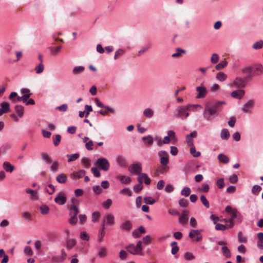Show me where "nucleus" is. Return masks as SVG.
<instances>
[{
    "instance_id": "obj_1",
    "label": "nucleus",
    "mask_w": 263,
    "mask_h": 263,
    "mask_svg": "<svg viewBox=\"0 0 263 263\" xmlns=\"http://www.w3.org/2000/svg\"><path fill=\"white\" fill-rule=\"evenodd\" d=\"M224 104L223 101L217 102L213 105L206 104L203 114L204 118L209 121L213 120L218 115L221 110V105Z\"/></svg>"
},
{
    "instance_id": "obj_2",
    "label": "nucleus",
    "mask_w": 263,
    "mask_h": 263,
    "mask_svg": "<svg viewBox=\"0 0 263 263\" xmlns=\"http://www.w3.org/2000/svg\"><path fill=\"white\" fill-rule=\"evenodd\" d=\"M198 108H201L200 105L198 104H187L186 105L178 106L175 111V116L181 119L185 120L189 116L190 111H196Z\"/></svg>"
},
{
    "instance_id": "obj_3",
    "label": "nucleus",
    "mask_w": 263,
    "mask_h": 263,
    "mask_svg": "<svg viewBox=\"0 0 263 263\" xmlns=\"http://www.w3.org/2000/svg\"><path fill=\"white\" fill-rule=\"evenodd\" d=\"M158 156L160 157V163L163 166V167L159 170L157 171V175H159V172L162 174L164 171L168 170V166L167 165L169 162L168 154L165 151H161L158 153Z\"/></svg>"
},
{
    "instance_id": "obj_4",
    "label": "nucleus",
    "mask_w": 263,
    "mask_h": 263,
    "mask_svg": "<svg viewBox=\"0 0 263 263\" xmlns=\"http://www.w3.org/2000/svg\"><path fill=\"white\" fill-rule=\"evenodd\" d=\"M226 211L230 214V218L229 219V224H228V227L232 228L234 227V220L235 218L241 219V215L238 213L237 209L233 208L231 206H227L226 208Z\"/></svg>"
},
{
    "instance_id": "obj_5",
    "label": "nucleus",
    "mask_w": 263,
    "mask_h": 263,
    "mask_svg": "<svg viewBox=\"0 0 263 263\" xmlns=\"http://www.w3.org/2000/svg\"><path fill=\"white\" fill-rule=\"evenodd\" d=\"M96 165L104 171H107L109 169L110 164L107 159L103 157L99 158L96 162Z\"/></svg>"
},
{
    "instance_id": "obj_6",
    "label": "nucleus",
    "mask_w": 263,
    "mask_h": 263,
    "mask_svg": "<svg viewBox=\"0 0 263 263\" xmlns=\"http://www.w3.org/2000/svg\"><path fill=\"white\" fill-rule=\"evenodd\" d=\"M128 171L132 174H138L139 176L140 174L142 173H141V164L139 162H137L130 165L128 167Z\"/></svg>"
},
{
    "instance_id": "obj_7",
    "label": "nucleus",
    "mask_w": 263,
    "mask_h": 263,
    "mask_svg": "<svg viewBox=\"0 0 263 263\" xmlns=\"http://www.w3.org/2000/svg\"><path fill=\"white\" fill-rule=\"evenodd\" d=\"M246 81H247L245 78H241L240 77H237L234 80L233 83L230 85L231 87H236L237 88H244L246 85Z\"/></svg>"
},
{
    "instance_id": "obj_8",
    "label": "nucleus",
    "mask_w": 263,
    "mask_h": 263,
    "mask_svg": "<svg viewBox=\"0 0 263 263\" xmlns=\"http://www.w3.org/2000/svg\"><path fill=\"white\" fill-rule=\"evenodd\" d=\"M253 71V67L251 66L246 67L242 69L241 72L245 76L244 78L247 81H248L254 76Z\"/></svg>"
},
{
    "instance_id": "obj_9",
    "label": "nucleus",
    "mask_w": 263,
    "mask_h": 263,
    "mask_svg": "<svg viewBox=\"0 0 263 263\" xmlns=\"http://www.w3.org/2000/svg\"><path fill=\"white\" fill-rule=\"evenodd\" d=\"M66 196L64 192H60L54 198L55 202L59 205H63L66 202Z\"/></svg>"
},
{
    "instance_id": "obj_10",
    "label": "nucleus",
    "mask_w": 263,
    "mask_h": 263,
    "mask_svg": "<svg viewBox=\"0 0 263 263\" xmlns=\"http://www.w3.org/2000/svg\"><path fill=\"white\" fill-rule=\"evenodd\" d=\"M201 230H192L189 233V236L191 238H195L196 242H199L202 240V236L200 235Z\"/></svg>"
},
{
    "instance_id": "obj_11",
    "label": "nucleus",
    "mask_w": 263,
    "mask_h": 263,
    "mask_svg": "<svg viewBox=\"0 0 263 263\" xmlns=\"http://www.w3.org/2000/svg\"><path fill=\"white\" fill-rule=\"evenodd\" d=\"M21 92L22 93L24 94V95L21 97H18L17 100L22 101L24 103L27 101V100L32 95L30 91V90L28 88H22L21 90Z\"/></svg>"
},
{
    "instance_id": "obj_12",
    "label": "nucleus",
    "mask_w": 263,
    "mask_h": 263,
    "mask_svg": "<svg viewBox=\"0 0 263 263\" xmlns=\"http://www.w3.org/2000/svg\"><path fill=\"white\" fill-rule=\"evenodd\" d=\"M196 90L197 91V96L196 98H203L205 97L207 93V89L206 88L203 86H197L196 88Z\"/></svg>"
},
{
    "instance_id": "obj_13",
    "label": "nucleus",
    "mask_w": 263,
    "mask_h": 263,
    "mask_svg": "<svg viewBox=\"0 0 263 263\" xmlns=\"http://www.w3.org/2000/svg\"><path fill=\"white\" fill-rule=\"evenodd\" d=\"M103 221L106 225L113 226L115 223V217L112 214H107L104 216Z\"/></svg>"
},
{
    "instance_id": "obj_14",
    "label": "nucleus",
    "mask_w": 263,
    "mask_h": 263,
    "mask_svg": "<svg viewBox=\"0 0 263 263\" xmlns=\"http://www.w3.org/2000/svg\"><path fill=\"white\" fill-rule=\"evenodd\" d=\"M138 180L139 183H140L141 184L143 183V181L144 180V183L146 185L149 184L151 182L150 178H148L147 175L145 173H142L140 174V175L138 176Z\"/></svg>"
},
{
    "instance_id": "obj_15",
    "label": "nucleus",
    "mask_w": 263,
    "mask_h": 263,
    "mask_svg": "<svg viewBox=\"0 0 263 263\" xmlns=\"http://www.w3.org/2000/svg\"><path fill=\"white\" fill-rule=\"evenodd\" d=\"M132 223L129 220H126L122 223L120 226L121 230L129 232L132 229Z\"/></svg>"
},
{
    "instance_id": "obj_16",
    "label": "nucleus",
    "mask_w": 263,
    "mask_h": 263,
    "mask_svg": "<svg viewBox=\"0 0 263 263\" xmlns=\"http://www.w3.org/2000/svg\"><path fill=\"white\" fill-rule=\"evenodd\" d=\"M77 244V240L74 238L67 237L65 243V247L67 250L72 249Z\"/></svg>"
},
{
    "instance_id": "obj_17",
    "label": "nucleus",
    "mask_w": 263,
    "mask_h": 263,
    "mask_svg": "<svg viewBox=\"0 0 263 263\" xmlns=\"http://www.w3.org/2000/svg\"><path fill=\"white\" fill-rule=\"evenodd\" d=\"M86 172L83 170H80L77 172H73L71 174V178L73 179H80L83 177L85 175Z\"/></svg>"
},
{
    "instance_id": "obj_18",
    "label": "nucleus",
    "mask_w": 263,
    "mask_h": 263,
    "mask_svg": "<svg viewBox=\"0 0 263 263\" xmlns=\"http://www.w3.org/2000/svg\"><path fill=\"white\" fill-rule=\"evenodd\" d=\"M125 249L128 251L129 253L133 255L139 254L140 255V251L136 248V246L134 244H130L125 247Z\"/></svg>"
},
{
    "instance_id": "obj_19",
    "label": "nucleus",
    "mask_w": 263,
    "mask_h": 263,
    "mask_svg": "<svg viewBox=\"0 0 263 263\" xmlns=\"http://www.w3.org/2000/svg\"><path fill=\"white\" fill-rule=\"evenodd\" d=\"M197 132L196 131H194L192 132L191 134L187 135L186 136V141L189 146H193L194 145L192 138L196 137L197 136Z\"/></svg>"
},
{
    "instance_id": "obj_20",
    "label": "nucleus",
    "mask_w": 263,
    "mask_h": 263,
    "mask_svg": "<svg viewBox=\"0 0 263 263\" xmlns=\"http://www.w3.org/2000/svg\"><path fill=\"white\" fill-rule=\"evenodd\" d=\"M3 169L7 173H12L15 169L14 166L8 161L3 163Z\"/></svg>"
},
{
    "instance_id": "obj_21",
    "label": "nucleus",
    "mask_w": 263,
    "mask_h": 263,
    "mask_svg": "<svg viewBox=\"0 0 263 263\" xmlns=\"http://www.w3.org/2000/svg\"><path fill=\"white\" fill-rule=\"evenodd\" d=\"M245 95V91L242 89H238L231 93V96L235 99H240Z\"/></svg>"
},
{
    "instance_id": "obj_22",
    "label": "nucleus",
    "mask_w": 263,
    "mask_h": 263,
    "mask_svg": "<svg viewBox=\"0 0 263 263\" xmlns=\"http://www.w3.org/2000/svg\"><path fill=\"white\" fill-rule=\"evenodd\" d=\"M254 102L253 100H250L248 101L243 106L242 110L245 113L250 112V109L254 106Z\"/></svg>"
},
{
    "instance_id": "obj_23",
    "label": "nucleus",
    "mask_w": 263,
    "mask_h": 263,
    "mask_svg": "<svg viewBox=\"0 0 263 263\" xmlns=\"http://www.w3.org/2000/svg\"><path fill=\"white\" fill-rule=\"evenodd\" d=\"M188 220V212L183 211L181 215L179 218V221L181 224H185Z\"/></svg>"
},
{
    "instance_id": "obj_24",
    "label": "nucleus",
    "mask_w": 263,
    "mask_h": 263,
    "mask_svg": "<svg viewBox=\"0 0 263 263\" xmlns=\"http://www.w3.org/2000/svg\"><path fill=\"white\" fill-rule=\"evenodd\" d=\"M152 46V44L151 43H148L142 47L141 49L139 50L138 52V55H141L142 54H143L145 52H147Z\"/></svg>"
},
{
    "instance_id": "obj_25",
    "label": "nucleus",
    "mask_w": 263,
    "mask_h": 263,
    "mask_svg": "<svg viewBox=\"0 0 263 263\" xmlns=\"http://www.w3.org/2000/svg\"><path fill=\"white\" fill-rule=\"evenodd\" d=\"M67 180V177L66 175L63 173H61L58 175L56 177V180L60 183H64Z\"/></svg>"
},
{
    "instance_id": "obj_26",
    "label": "nucleus",
    "mask_w": 263,
    "mask_h": 263,
    "mask_svg": "<svg viewBox=\"0 0 263 263\" xmlns=\"http://www.w3.org/2000/svg\"><path fill=\"white\" fill-rule=\"evenodd\" d=\"M217 158L220 162L223 163L224 164H227L230 161L229 158L227 156L223 154H220L218 155L217 156Z\"/></svg>"
},
{
    "instance_id": "obj_27",
    "label": "nucleus",
    "mask_w": 263,
    "mask_h": 263,
    "mask_svg": "<svg viewBox=\"0 0 263 263\" xmlns=\"http://www.w3.org/2000/svg\"><path fill=\"white\" fill-rule=\"evenodd\" d=\"M185 53V51L184 50L180 48H177L176 49V52L172 54V57L175 59H178L181 57L182 54Z\"/></svg>"
},
{
    "instance_id": "obj_28",
    "label": "nucleus",
    "mask_w": 263,
    "mask_h": 263,
    "mask_svg": "<svg viewBox=\"0 0 263 263\" xmlns=\"http://www.w3.org/2000/svg\"><path fill=\"white\" fill-rule=\"evenodd\" d=\"M143 114L145 117L151 118L154 115V111L152 109L147 108L144 110Z\"/></svg>"
},
{
    "instance_id": "obj_29",
    "label": "nucleus",
    "mask_w": 263,
    "mask_h": 263,
    "mask_svg": "<svg viewBox=\"0 0 263 263\" xmlns=\"http://www.w3.org/2000/svg\"><path fill=\"white\" fill-rule=\"evenodd\" d=\"M15 111L16 112L17 116L22 118L24 115V107L22 105H17L15 106Z\"/></svg>"
},
{
    "instance_id": "obj_30",
    "label": "nucleus",
    "mask_w": 263,
    "mask_h": 263,
    "mask_svg": "<svg viewBox=\"0 0 263 263\" xmlns=\"http://www.w3.org/2000/svg\"><path fill=\"white\" fill-rule=\"evenodd\" d=\"M79 213V210L78 207L72 204L70 207V213L69 215L71 216L77 217V215Z\"/></svg>"
},
{
    "instance_id": "obj_31",
    "label": "nucleus",
    "mask_w": 263,
    "mask_h": 263,
    "mask_svg": "<svg viewBox=\"0 0 263 263\" xmlns=\"http://www.w3.org/2000/svg\"><path fill=\"white\" fill-rule=\"evenodd\" d=\"M253 71L254 76H259L263 73V66L261 65H257L253 68Z\"/></svg>"
},
{
    "instance_id": "obj_32",
    "label": "nucleus",
    "mask_w": 263,
    "mask_h": 263,
    "mask_svg": "<svg viewBox=\"0 0 263 263\" xmlns=\"http://www.w3.org/2000/svg\"><path fill=\"white\" fill-rule=\"evenodd\" d=\"M257 237L258 239V240L257 242V247L261 249H263V234L262 232L258 233L257 234Z\"/></svg>"
},
{
    "instance_id": "obj_33",
    "label": "nucleus",
    "mask_w": 263,
    "mask_h": 263,
    "mask_svg": "<svg viewBox=\"0 0 263 263\" xmlns=\"http://www.w3.org/2000/svg\"><path fill=\"white\" fill-rule=\"evenodd\" d=\"M221 251L223 255L227 258H230L231 256L230 250L226 246H223L221 248Z\"/></svg>"
},
{
    "instance_id": "obj_34",
    "label": "nucleus",
    "mask_w": 263,
    "mask_h": 263,
    "mask_svg": "<svg viewBox=\"0 0 263 263\" xmlns=\"http://www.w3.org/2000/svg\"><path fill=\"white\" fill-rule=\"evenodd\" d=\"M121 183L123 184H128L131 182V178L129 177L121 175L118 177Z\"/></svg>"
},
{
    "instance_id": "obj_35",
    "label": "nucleus",
    "mask_w": 263,
    "mask_h": 263,
    "mask_svg": "<svg viewBox=\"0 0 263 263\" xmlns=\"http://www.w3.org/2000/svg\"><path fill=\"white\" fill-rule=\"evenodd\" d=\"M117 163L118 165L122 167L126 166V162L125 159L122 156H118L117 158Z\"/></svg>"
},
{
    "instance_id": "obj_36",
    "label": "nucleus",
    "mask_w": 263,
    "mask_h": 263,
    "mask_svg": "<svg viewBox=\"0 0 263 263\" xmlns=\"http://www.w3.org/2000/svg\"><path fill=\"white\" fill-rule=\"evenodd\" d=\"M227 65L228 62L226 60H224L217 64L215 66V68L217 70H220L224 68Z\"/></svg>"
},
{
    "instance_id": "obj_37",
    "label": "nucleus",
    "mask_w": 263,
    "mask_h": 263,
    "mask_svg": "<svg viewBox=\"0 0 263 263\" xmlns=\"http://www.w3.org/2000/svg\"><path fill=\"white\" fill-rule=\"evenodd\" d=\"M84 67L82 66H76L73 68L72 73L75 75L81 73L84 71Z\"/></svg>"
},
{
    "instance_id": "obj_38",
    "label": "nucleus",
    "mask_w": 263,
    "mask_h": 263,
    "mask_svg": "<svg viewBox=\"0 0 263 263\" xmlns=\"http://www.w3.org/2000/svg\"><path fill=\"white\" fill-rule=\"evenodd\" d=\"M252 48L255 50L260 49L262 48H263V41L260 40V41H259L258 42L254 43L252 45Z\"/></svg>"
},
{
    "instance_id": "obj_39",
    "label": "nucleus",
    "mask_w": 263,
    "mask_h": 263,
    "mask_svg": "<svg viewBox=\"0 0 263 263\" xmlns=\"http://www.w3.org/2000/svg\"><path fill=\"white\" fill-rule=\"evenodd\" d=\"M216 78L220 81L223 82L227 79V76L223 72H219L216 74Z\"/></svg>"
},
{
    "instance_id": "obj_40",
    "label": "nucleus",
    "mask_w": 263,
    "mask_h": 263,
    "mask_svg": "<svg viewBox=\"0 0 263 263\" xmlns=\"http://www.w3.org/2000/svg\"><path fill=\"white\" fill-rule=\"evenodd\" d=\"M172 246L171 253L172 254H176L179 251V247L177 246V243L176 241L172 242L171 244Z\"/></svg>"
},
{
    "instance_id": "obj_41",
    "label": "nucleus",
    "mask_w": 263,
    "mask_h": 263,
    "mask_svg": "<svg viewBox=\"0 0 263 263\" xmlns=\"http://www.w3.org/2000/svg\"><path fill=\"white\" fill-rule=\"evenodd\" d=\"M220 136L222 139H228L230 137L229 130L227 129H223L221 132Z\"/></svg>"
},
{
    "instance_id": "obj_42",
    "label": "nucleus",
    "mask_w": 263,
    "mask_h": 263,
    "mask_svg": "<svg viewBox=\"0 0 263 263\" xmlns=\"http://www.w3.org/2000/svg\"><path fill=\"white\" fill-rule=\"evenodd\" d=\"M142 139L145 142V144L148 145H151L153 143V139L151 136L143 137Z\"/></svg>"
},
{
    "instance_id": "obj_43",
    "label": "nucleus",
    "mask_w": 263,
    "mask_h": 263,
    "mask_svg": "<svg viewBox=\"0 0 263 263\" xmlns=\"http://www.w3.org/2000/svg\"><path fill=\"white\" fill-rule=\"evenodd\" d=\"M26 192L28 194H30L31 195L32 199H37V192L33 190H31L30 189H27L26 190Z\"/></svg>"
},
{
    "instance_id": "obj_44",
    "label": "nucleus",
    "mask_w": 263,
    "mask_h": 263,
    "mask_svg": "<svg viewBox=\"0 0 263 263\" xmlns=\"http://www.w3.org/2000/svg\"><path fill=\"white\" fill-rule=\"evenodd\" d=\"M144 202L147 204L152 205L156 202L155 200L151 197H145L143 199Z\"/></svg>"
},
{
    "instance_id": "obj_45",
    "label": "nucleus",
    "mask_w": 263,
    "mask_h": 263,
    "mask_svg": "<svg viewBox=\"0 0 263 263\" xmlns=\"http://www.w3.org/2000/svg\"><path fill=\"white\" fill-rule=\"evenodd\" d=\"M42 158L43 160L46 162L47 163H51L52 162L51 158L46 153H42L41 154Z\"/></svg>"
},
{
    "instance_id": "obj_46",
    "label": "nucleus",
    "mask_w": 263,
    "mask_h": 263,
    "mask_svg": "<svg viewBox=\"0 0 263 263\" xmlns=\"http://www.w3.org/2000/svg\"><path fill=\"white\" fill-rule=\"evenodd\" d=\"M18 97H20L19 96H17V94L16 92H12L9 96V99L11 100L13 102V103H16L17 102H18V101L17 100V98Z\"/></svg>"
},
{
    "instance_id": "obj_47",
    "label": "nucleus",
    "mask_w": 263,
    "mask_h": 263,
    "mask_svg": "<svg viewBox=\"0 0 263 263\" xmlns=\"http://www.w3.org/2000/svg\"><path fill=\"white\" fill-rule=\"evenodd\" d=\"M67 157L68 158V161L70 162L76 160L79 157V155L78 154L67 155Z\"/></svg>"
},
{
    "instance_id": "obj_48",
    "label": "nucleus",
    "mask_w": 263,
    "mask_h": 263,
    "mask_svg": "<svg viewBox=\"0 0 263 263\" xmlns=\"http://www.w3.org/2000/svg\"><path fill=\"white\" fill-rule=\"evenodd\" d=\"M209 185L207 183H203L198 190L199 192L206 193L209 191Z\"/></svg>"
},
{
    "instance_id": "obj_49",
    "label": "nucleus",
    "mask_w": 263,
    "mask_h": 263,
    "mask_svg": "<svg viewBox=\"0 0 263 263\" xmlns=\"http://www.w3.org/2000/svg\"><path fill=\"white\" fill-rule=\"evenodd\" d=\"M44 69V66L43 63H40L37 66H36L34 70L36 73L40 74L43 72Z\"/></svg>"
},
{
    "instance_id": "obj_50",
    "label": "nucleus",
    "mask_w": 263,
    "mask_h": 263,
    "mask_svg": "<svg viewBox=\"0 0 263 263\" xmlns=\"http://www.w3.org/2000/svg\"><path fill=\"white\" fill-rule=\"evenodd\" d=\"M81 163L85 168H88L90 166V160L87 158H83Z\"/></svg>"
},
{
    "instance_id": "obj_51",
    "label": "nucleus",
    "mask_w": 263,
    "mask_h": 263,
    "mask_svg": "<svg viewBox=\"0 0 263 263\" xmlns=\"http://www.w3.org/2000/svg\"><path fill=\"white\" fill-rule=\"evenodd\" d=\"M98 255L100 257H105L107 255V250L105 247H101L100 249V251L98 253Z\"/></svg>"
},
{
    "instance_id": "obj_52",
    "label": "nucleus",
    "mask_w": 263,
    "mask_h": 263,
    "mask_svg": "<svg viewBox=\"0 0 263 263\" xmlns=\"http://www.w3.org/2000/svg\"><path fill=\"white\" fill-rule=\"evenodd\" d=\"M1 106L2 107V109H4V111L5 113L8 112L10 110L9 104L7 102H2L1 104Z\"/></svg>"
},
{
    "instance_id": "obj_53",
    "label": "nucleus",
    "mask_w": 263,
    "mask_h": 263,
    "mask_svg": "<svg viewBox=\"0 0 263 263\" xmlns=\"http://www.w3.org/2000/svg\"><path fill=\"white\" fill-rule=\"evenodd\" d=\"M61 48V46H59L57 47H50L51 52L52 54L56 55L59 52Z\"/></svg>"
},
{
    "instance_id": "obj_54",
    "label": "nucleus",
    "mask_w": 263,
    "mask_h": 263,
    "mask_svg": "<svg viewBox=\"0 0 263 263\" xmlns=\"http://www.w3.org/2000/svg\"><path fill=\"white\" fill-rule=\"evenodd\" d=\"M200 200L202 203L206 208H210V204L204 195H201L200 197Z\"/></svg>"
},
{
    "instance_id": "obj_55",
    "label": "nucleus",
    "mask_w": 263,
    "mask_h": 263,
    "mask_svg": "<svg viewBox=\"0 0 263 263\" xmlns=\"http://www.w3.org/2000/svg\"><path fill=\"white\" fill-rule=\"evenodd\" d=\"M41 212L43 214H47L49 211V207L46 205H42L40 206Z\"/></svg>"
},
{
    "instance_id": "obj_56",
    "label": "nucleus",
    "mask_w": 263,
    "mask_h": 263,
    "mask_svg": "<svg viewBox=\"0 0 263 263\" xmlns=\"http://www.w3.org/2000/svg\"><path fill=\"white\" fill-rule=\"evenodd\" d=\"M124 53V50L122 49H119L115 52L114 55V59L117 60L119 57L122 55Z\"/></svg>"
},
{
    "instance_id": "obj_57",
    "label": "nucleus",
    "mask_w": 263,
    "mask_h": 263,
    "mask_svg": "<svg viewBox=\"0 0 263 263\" xmlns=\"http://www.w3.org/2000/svg\"><path fill=\"white\" fill-rule=\"evenodd\" d=\"M190 153L194 157H198L200 156V154H201L200 152H196V151L195 149V148L194 146V145L193 146H191V147L190 148Z\"/></svg>"
},
{
    "instance_id": "obj_58",
    "label": "nucleus",
    "mask_w": 263,
    "mask_h": 263,
    "mask_svg": "<svg viewBox=\"0 0 263 263\" xmlns=\"http://www.w3.org/2000/svg\"><path fill=\"white\" fill-rule=\"evenodd\" d=\"M219 55L217 53L212 54L211 58V62L213 64H216L218 62L219 60Z\"/></svg>"
},
{
    "instance_id": "obj_59",
    "label": "nucleus",
    "mask_w": 263,
    "mask_h": 263,
    "mask_svg": "<svg viewBox=\"0 0 263 263\" xmlns=\"http://www.w3.org/2000/svg\"><path fill=\"white\" fill-rule=\"evenodd\" d=\"M238 241L240 242H243L246 243L247 241V238L246 237H244L242 235V233L241 232H239L238 234Z\"/></svg>"
},
{
    "instance_id": "obj_60",
    "label": "nucleus",
    "mask_w": 263,
    "mask_h": 263,
    "mask_svg": "<svg viewBox=\"0 0 263 263\" xmlns=\"http://www.w3.org/2000/svg\"><path fill=\"white\" fill-rule=\"evenodd\" d=\"M181 193L182 195H184L185 197H187L191 193V189L188 187H185L183 189L181 192Z\"/></svg>"
},
{
    "instance_id": "obj_61",
    "label": "nucleus",
    "mask_w": 263,
    "mask_h": 263,
    "mask_svg": "<svg viewBox=\"0 0 263 263\" xmlns=\"http://www.w3.org/2000/svg\"><path fill=\"white\" fill-rule=\"evenodd\" d=\"M228 228H229L228 225L225 226L220 223H217L215 226V229L216 230L224 231Z\"/></svg>"
},
{
    "instance_id": "obj_62",
    "label": "nucleus",
    "mask_w": 263,
    "mask_h": 263,
    "mask_svg": "<svg viewBox=\"0 0 263 263\" xmlns=\"http://www.w3.org/2000/svg\"><path fill=\"white\" fill-rule=\"evenodd\" d=\"M112 204V200L110 199H108L107 200L102 203V206L106 209H108Z\"/></svg>"
},
{
    "instance_id": "obj_63",
    "label": "nucleus",
    "mask_w": 263,
    "mask_h": 263,
    "mask_svg": "<svg viewBox=\"0 0 263 263\" xmlns=\"http://www.w3.org/2000/svg\"><path fill=\"white\" fill-rule=\"evenodd\" d=\"M100 216V214L98 212H95L92 214V221L94 222L98 221Z\"/></svg>"
},
{
    "instance_id": "obj_64",
    "label": "nucleus",
    "mask_w": 263,
    "mask_h": 263,
    "mask_svg": "<svg viewBox=\"0 0 263 263\" xmlns=\"http://www.w3.org/2000/svg\"><path fill=\"white\" fill-rule=\"evenodd\" d=\"M261 190V187L258 185H255L253 186L252 192L254 194H257Z\"/></svg>"
}]
</instances>
